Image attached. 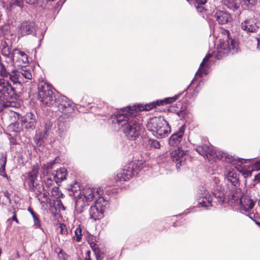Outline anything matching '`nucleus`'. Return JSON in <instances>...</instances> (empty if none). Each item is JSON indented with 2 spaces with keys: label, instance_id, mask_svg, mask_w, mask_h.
<instances>
[{
  "label": "nucleus",
  "instance_id": "nucleus-1",
  "mask_svg": "<svg viewBox=\"0 0 260 260\" xmlns=\"http://www.w3.org/2000/svg\"><path fill=\"white\" fill-rule=\"evenodd\" d=\"M0 94L6 101H0V112L4 108L16 107L15 100L21 98L24 89V84L32 78L31 71L20 70H8L3 63L0 64Z\"/></svg>",
  "mask_w": 260,
  "mask_h": 260
},
{
  "label": "nucleus",
  "instance_id": "nucleus-2",
  "mask_svg": "<svg viewBox=\"0 0 260 260\" xmlns=\"http://www.w3.org/2000/svg\"><path fill=\"white\" fill-rule=\"evenodd\" d=\"M181 93L163 100L157 101L144 106L127 107L124 108L121 113L111 116L110 120L115 129L122 128L126 138L129 140H135L141 134L143 126L140 121L135 116L139 111H148L156 106L168 104L175 101Z\"/></svg>",
  "mask_w": 260,
  "mask_h": 260
},
{
  "label": "nucleus",
  "instance_id": "nucleus-3",
  "mask_svg": "<svg viewBox=\"0 0 260 260\" xmlns=\"http://www.w3.org/2000/svg\"><path fill=\"white\" fill-rule=\"evenodd\" d=\"M62 113L58 119V127L59 131L63 132L68 127L69 120H63L65 117L69 118L68 114L73 110L72 102L66 96L63 95L58 96L54 101L52 106Z\"/></svg>",
  "mask_w": 260,
  "mask_h": 260
},
{
  "label": "nucleus",
  "instance_id": "nucleus-4",
  "mask_svg": "<svg viewBox=\"0 0 260 260\" xmlns=\"http://www.w3.org/2000/svg\"><path fill=\"white\" fill-rule=\"evenodd\" d=\"M147 129L158 139H162L171 133L169 123L162 117H154L149 119L147 124Z\"/></svg>",
  "mask_w": 260,
  "mask_h": 260
},
{
  "label": "nucleus",
  "instance_id": "nucleus-5",
  "mask_svg": "<svg viewBox=\"0 0 260 260\" xmlns=\"http://www.w3.org/2000/svg\"><path fill=\"white\" fill-rule=\"evenodd\" d=\"M196 150L209 161H215L217 159L231 163L235 159L234 156L223 151L215 150L212 146L208 144L197 146Z\"/></svg>",
  "mask_w": 260,
  "mask_h": 260
},
{
  "label": "nucleus",
  "instance_id": "nucleus-6",
  "mask_svg": "<svg viewBox=\"0 0 260 260\" xmlns=\"http://www.w3.org/2000/svg\"><path fill=\"white\" fill-rule=\"evenodd\" d=\"M38 168L34 167L30 172L24 175L25 187L37 196L41 194L44 190L43 183L38 180Z\"/></svg>",
  "mask_w": 260,
  "mask_h": 260
},
{
  "label": "nucleus",
  "instance_id": "nucleus-7",
  "mask_svg": "<svg viewBox=\"0 0 260 260\" xmlns=\"http://www.w3.org/2000/svg\"><path fill=\"white\" fill-rule=\"evenodd\" d=\"M145 164L142 160H135L128 163L120 170L117 174L116 180L126 181L135 174L138 173L144 167Z\"/></svg>",
  "mask_w": 260,
  "mask_h": 260
},
{
  "label": "nucleus",
  "instance_id": "nucleus-8",
  "mask_svg": "<svg viewBox=\"0 0 260 260\" xmlns=\"http://www.w3.org/2000/svg\"><path fill=\"white\" fill-rule=\"evenodd\" d=\"M226 33L227 35L225 37V38H223L220 42V48L218 49L215 56L217 59H221L222 55L224 56L230 52L234 54L238 51V45L237 41L230 37L229 31H227Z\"/></svg>",
  "mask_w": 260,
  "mask_h": 260
},
{
  "label": "nucleus",
  "instance_id": "nucleus-9",
  "mask_svg": "<svg viewBox=\"0 0 260 260\" xmlns=\"http://www.w3.org/2000/svg\"><path fill=\"white\" fill-rule=\"evenodd\" d=\"M38 95L41 102L47 106H52L56 96L50 85L44 81L38 84Z\"/></svg>",
  "mask_w": 260,
  "mask_h": 260
},
{
  "label": "nucleus",
  "instance_id": "nucleus-10",
  "mask_svg": "<svg viewBox=\"0 0 260 260\" xmlns=\"http://www.w3.org/2000/svg\"><path fill=\"white\" fill-rule=\"evenodd\" d=\"M18 33L21 36L29 35L36 36L37 30L35 23L29 21L22 22L18 26Z\"/></svg>",
  "mask_w": 260,
  "mask_h": 260
},
{
  "label": "nucleus",
  "instance_id": "nucleus-11",
  "mask_svg": "<svg viewBox=\"0 0 260 260\" xmlns=\"http://www.w3.org/2000/svg\"><path fill=\"white\" fill-rule=\"evenodd\" d=\"M186 152L179 148L170 153L172 160L176 162V168L178 169L180 166L184 164L186 158L184 157Z\"/></svg>",
  "mask_w": 260,
  "mask_h": 260
},
{
  "label": "nucleus",
  "instance_id": "nucleus-12",
  "mask_svg": "<svg viewBox=\"0 0 260 260\" xmlns=\"http://www.w3.org/2000/svg\"><path fill=\"white\" fill-rule=\"evenodd\" d=\"M214 16L218 23L221 25L229 24L232 21L231 14L225 11L217 10Z\"/></svg>",
  "mask_w": 260,
  "mask_h": 260
},
{
  "label": "nucleus",
  "instance_id": "nucleus-13",
  "mask_svg": "<svg viewBox=\"0 0 260 260\" xmlns=\"http://www.w3.org/2000/svg\"><path fill=\"white\" fill-rule=\"evenodd\" d=\"M11 58L14 62H18V65L20 66L28 62L27 55L17 48H15L12 51Z\"/></svg>",
  "mask_w": 260,
  "mask_h": 260
},
{
  "label": "nucleus",
  "instance_id": "nucleus-14",
  "mask_svg": "<svg viewBox=\"0 0 260 260\" xmlns=\"http://www.w3.org/2000/svg\"><path fill=\"white\" fill-rule=\"evenodd\" d=\"M185 126L182 125L179 130L173 134L169 140V144L171 146H177L180 143L184 133Z\"/></svg>",
  "mask_w": 260,
  "mask_h": 260
},
{
  "label": "nucleus",
  "instance_id": "nucleus-15",
  "mask_svg": "<svg viewBox=\"0 0 260 260\" xmlns=\"http://www.w3.org/2000/svg\"><path fill=\"white\" fill-rule=\"evenodd\" d=\"M241 28L249 32H255L259 29V26L253 19L245 20L241 24Z\"/></svg>",
  "mask_w": 260,
  "mask_h": 260
},
{
  "label": "nucleus",
  "instance_id": "nucleus-16",
  "mask_svg": "<svg viewBox=\"0 0 260 260\" xmlns=\"http://www.w3.org/2000/svg\"><path fill=\"white\" fill-rule=\"evenodd\" d=\"M89 212L90 218L94 220L101 219L103 217L104 210L98 201H96L95 205L90 207Z\"/></svg>",
  "mask_w": 260,
  "mask_h": 260
},
{
  "label": "nucleus",
  "instance_id": "nucleus-17",
  "mask_svg": "<svg viewBox=\"0 0 260 260\" xmlns=\"http://www.w3.org/2000/svg\"><path fill=\"white\" fill-rule=\"evenodd\" d=\"M98 194V191L95 192L94 189L85 187L78 196L85 200L86 202H91L95 198V194Z\"/></svg>",
  "mask_w": 260,
  "mask_h": 260
},
{
  "label": "nucleus",
  "instance_id": "nucleus-18",
  "mask_svg": "<svg viewBox=\"0 0 260 260\" xmlns=\"http://www.w3.org/2000/svg\"><path fill=\"white\" fill-rule=\"evenodd\" d=\"M36 123L35 115L32 113L28 114L22 120V124L26 129H33L35 127Z\"/></svg>",
  "mask_w": 260,
  "mask_h": 260
},
{
  "label": "nucleus",
  "instance_id": "nucleus-19",
  "mask_svg": "<svg viewBox=\"0 0 260 260\" xmlns=\"http://www.w3.org/2000/svg\"><path fill=\"white\" fill-rule=\"evenodd\" d=\"M67 171L64 168H60L52 173L54 180L57 184L66 179Z\"/></svg>",
  "mask_w": 260,
  "mask_h": 260
},
{
  "label": "nucleus",
  "instance_id": "nucleus-20",
  "mask_svg": "<svg viewBox=\"0 0 260 260\" xmlns=\"http://www.w3.org/2000/svg\"><path fill=\"white\" fill-rule=\"evenodd\" d=\"M212 197L207 191H205L204 194L198 199V203L202 207L206 208L211 206Z\"/></svg>",
  "mask_w": 260,
  "mask_h": 260
},
{
  "label": "nucleus",
  "instance_id": "nucleus-21",
  "mask_svg": "<svg viewBox=\"0 0 260 260\" xmlns=\"http://www.w3.org/2000/svg\"><path fill=\"white\" fill-rule=\"evenodd\" d=\"M0 49L2 54L7 57L11 58L12 52L11 47L9 46V41L6 40H2L1 42Z\"/></svg>",
  "mask_w": 260,
  "mask_h": 260
},
{
  "label": "nucleus",
  "instance_id": "nucleus-22",
  "mask_svg": "<svg viewBox=\"0 0 260 260\" xmlns=\"http://www.w3.org/2000/svg\"><path fill=\"white\" fill-rule=\"evenodd\" d=\"M239 174L238 171L235 169H232L228 172L226 175V178L234 186H237L239 184Z\"/></svg>",
  "mask_w": 260,
  "mask_h": 260
},
{
  "label": "nucleus",
  "instance_id": "nucleus-23",
  "mask_svg": "<svg viewBox=\"0 0 260 260\" xmlns=\"http://www.w3.org/2000/svg\"><path fill=\"white\" fill-rule=\"evenodd\" d=\"M88 202L78 196L75 204V209L77 214H80L84 211L85 207L88 205Z\"/></svg>",
  "mask_w": 260,
  "mask_h": 260
},
{
  "label": "nucleus",
  "instance_id": "nucleus-24",
  "mask_svg": "<svg viewBox=\"0 0 260 260\" xmlns=\"http://www.w3.org/2000/svg\"><path fill=\"white\" fill-rule=\"evenodd\" d=\"M223 4L234 11L237 10L241 4V0H222Z\"/></svg>",
  "mask_w": 260,
  "mask_h": 260
},
{
  "label": "nucleus",
  "instance_id": "nucleus-25",
  "mask_svg": "<svg viewBox=\"0 0 260 260\" xmlns=\"http://www.w3.org/2000/svg\"><path fill=\"white\" fill-rule=\"evenodd\" d=\"M213 193L220 204L224 203L225 200V191L221 186H217L216 189H214Z\"/></svg>",
  "mask_w": 260,
  "mask_h": 260
},
{
  "label": "nucleus",
  "instance_id": "nucleus-26",
  "mask_svg": "<svg viewBox=\"0 0 260 260\" xmlns=\"http://www.w3.org/2000/svg\"><path fill=\"white\" fill-rule=\"evenodd\" d=\"M7 160V154L2 153L0 157V175L8 179V176L6 174L5 169Z\"/></svg>",
  "mask_w": 260,
  "mask_h": 260
},
{
  "label": "nucleus",
  "instance_id": "nucleus-27",
  "mask_svg": "<svg viewBox=\"0 0 260 260\" xmlns=\"http://www.w3.org/2000/svg\"><path fill=\"white\" fill-rule=\"evenodd\" d=\"M240 203L242 205V208L243 210L246 212L250 211L255 204L254 202L252 200L249 198L245 199L244 202L242 199H241Z\"/></svg>",
  "mask_w": 260,
  "mask_h": 260
},
{
  "label": "nucleus",
  "instance_id": "nucleus-28",
  "mask_svg": "<svg viewBox=\"0 0 260 260\" xmlns=\"http://www.w3.org/2000/svg\"><path fill=\"white\" fill-rule=\"evenodd\" d=\"M160 147V144L159 141L156 140L149 139L146 142V148L147 149H151L152 148L158 149Z\"/></svg>",
  "mask_w": 260,
  "mask_h": 260
},
{
  "label": "nucleus",
  "instance_id": "nucleus-29",
  "mask_svg": "<svg viewBox=\"0 0 260 260\" xmlns=\"http://www.w3.org/2000/svg\"><path fill=\"white\" fill-rule=\"evenodd\" d=\"M209 60V59H207L206 57L203 59L202 62H201L199 69L198 71L197 72L196 75H198L200 77L202 76V74L204 73L205 74H207V71L205 69H203V67L205 66V64H206Z\"/></svg>",
  "mask_w": 260,
  "mask_h": 260
},
{
  "label": "nucleus",
  "instance_id": "nucleus-30",
  "mask_svg": "<svg viewBox=\"0 0 260 260\" xmlns=\"http://www.w3.org/2000/svg\"><path fill=\"white\" fill-rule=\"evenodd\" d=\"M47 136L43 133H41L39 135H36L34 138L35 142L37 145H41L42 144L43 141L44 139H46Z\"/></svg>",
  "mask_w": 260,
  "mask_h": 260
},
{
  "label": "nucleus",
  "instance_id": "nucleus-31",
  "mask_svg": "<svg viewBox=\"0 0 260 260\" xmlns=\"http://www.w3.org/2000/svg\"><path fill=\"white\" fill-rule=\"evenodd\" d=\"M74 233L75 236L73 237V238L77 242H80L82 240V229L80 228V225L76 229Z\"/></svg>",
  "mask_w": 260,
  "mask_h": 260
},
{
  "label": "nucleus",
  "instance_id": "nucleus-32",
  "mask_svg": "<svg viewBox=\"0 0 260 260\" xmlns=\"http://www.w3.org/2000/svg\"><path fill=\"white\" fill-rule=\"evenodd\" d=\"M55 251L57 253V258L58 260L67 259L68 255L62 249L58 248V249L55 250Z\"/></svg>",
  "mask_w": 260,
  "mask_h": 260
},
{
  "label": "nucleus",
  "instance_id": "nucleus-33",
  "mask_svg": "<svg viewBox=\"0 0 260 260\" xmlns=\"http://www.w3.org/2000/svg\"><path fill=\"white\" fill-rule=\"evenodd\" d=\"M241 2L248 8H252L255 5L257 0H241Z\"/></svg>",
  "mask_w": 260,
  "mask_h": 260
},
{
  "label": "nucleus",
  "instance_id": "nucleus-34",
  "mask_svg": "<svg viewBox=\"0 0 260 260\" xmlns=\"http://www.w3.org/2000/svg\"><path fill=\"white\" fill-rule=\"evenodd\" d=\"M60 193L58 187L55 186L52 188L51 195L54 198L58 199L60 197Z\"/></svg>",
  "mask_w": 260,
  "mask_h": 260
},
{
  "label": "nucleus",
  "instance_id": "nucleus-35",
  "mask_svg": "<svg viewBox=\"0 0 260 260\" xmlns=\"http://www.w3.org/2000/svg\"><path fill=\"white\" fill-rule=\"evenodd\" d=\"M57 159V158H56L54 160H53L50 162H48L46 164H44L43 167V168L47 170H49L51 169L52 168L53 165L57 163V162H56Z\"/></svg>",
  "mask_w": 260,
  "mask_h": 260
},
{
  "label": "nucleus",
  "instance_id": "nucleus-36",
  "mask_svg": "<svg viewBox=\"0 0 260 260\" xmlns=\"http://www.w3.org/2000/svg\"><path fill=\"white\" fill-rule=\"evenodd\" d=\"M10 8L12 9L14 6L21 7L22 6V0H12L10 3Z\"/></svg>",
  "mask_w": 260,
  "mask_h": 260
},
{
  "label": "nucleus",
  "instance_id": "nucleus-37",
  "mask_svg": "<svg viewBox=\"0 0 260 260\" xmlns=\"http://www.w3.org/2000/svg\"><path fill=\"white\" fill-rule=\"evenodd\" d=\"M94 253L97 260H102L103 259L104 254L103 252L101 251L100 248L96 249V250H95Z\"/></svg>",
  "mask_w": 260,
  "mask_h": 260
},
{
  "label": "nucleus",
  "instance_id": "nucleus-38",
  "mask_svg": "<svg viewBox=\"0 0 260 260\" xmlns=\"http://www.w3.org/2000/svg\"><path fill=\"white\" fill-rule=\"evenodd\" d=\"M52 126V123L50 121H47L44 126V129L43 131V133L46 134L47 136L48 135V132L49 130L51 129Z\"/></svg>",
  "mask_w": 260,
  "mask_h": 260
},
{
  "label": "nucleus",
  "instance_id": "nucleus-39",
  "mask_svg": "<svg viewBox=\"0 0 260 260\" xmlns=\"http://www.w3.org/2000/svg\"><path fill=\"white\" fill-rule=\"evenodd\" d=\"M252 170L253 171L260 170V158L253 162L252 166Z\"/></svg>",
  "mask_w": 260,
  "mask_h": 260
},
{
  "label": "nucleus",
  "instance_id": "nucleus-40",
  "mask_svg": "<svg viewBox=\"0 0 260 260\" xmlns=\"http://www.w3.org/2000/svg\"><path fill=\"white\" fill-rule=\"evenodd\" d=\"M18 126H19L18 123H13V124H11L9 125V128L12 131L17 132L19 129Z\"/></svg>",
  "mask_w": 260,
  "mask_h": 260
},
{
  "label": "nucleus",
  "instance_id": "nucleus-41",
  "mask_svg": "<svg viewBox=\"0 0 260 260\" xmlns=\"http://www.w3.org/2000/svg\"><path fill=\"white\" fill-rule=\"evenodd\" d=\"M59 228L60 229V233L61 234L66 235L68 233L66 225L64 223L60 224Z\"/></svg>",
  "mask_w": 260,
  "mask_h": 260
},
{
  "label": "nucleus",
  "instance_id": "nucleus-42",
  "mask_svg": "<svg viewBox=\"0 0 260 260\" xmlns=\"http://www.w3.org/2000/svg\"><path fill=\"white\" fill-rule=\"evenodd\" d=\"M187 112L183 107L181 108V110L177 112L178 116L181 118H184Z\"/></svg>",
  "mask_w": 260,
  "mask_h": 260
},
{
  "label": "nucleus",
  "instance_id": "nucleus-43",
  "mask_svg": "<svg viewBox=\"0 0 260 260\" xmlns=\"http://www.w3.org/2000/svg\"><path fill=\"white\" fill-rule=\"evenodd\" d=\"M194 6L196 7L197 11L199 12H203L206 10L204 7L205 5H194Z\"/></svg>",
  "mask_w": 260,
  "mask_h": 260
},
{
  "label": "nucleus",
  "instance_id": "nucleus-44",
  "mask_svg": "<svg viewBox=\"0 0 260 260\" xmlns=\"http://www.w3.org/2000/svg\"><path fill=\"white\" fill-rule=\"evenodd\" d=\"M33 218H34V221L35 225L40 228L41 224H40V220L38 218V217H37V216L36 215L35 216L33 217Z\"/></svg>",
  "mask_w": 260,
  "mask_h": 260
},
{
  "label": "nucleus",
  "instance_id": "nucleus-45",
  "mask_svg": "<svg viewBox=\"0 0 260 260\" xmlns=\"http://www.w3.org/2000/svg\"><path fill=\"white\" fill-rule=\"evenodd\" d=\"M53 182V181L51 179L48 178L45 181V185L47 187L49 188L52 186Z\"/></svg>",
  "mask_w": 260,
  "mask_h": 260
},
{
  "label": "nucleus",
  "instance_id": "nucleus-46",
  "mask_svg": "<svg viewBox=\"0 0 260 260\" xmlns=\"http://www.w3.org/2000/svg\"><path fill=\"white\" fill-rule=\"evenodd\" d=\"M208 0H195L194 5H205Z\"/></svg>",
  "mask_w": 260,
  "mask_h": 260
},
{
  "label": "nucleus",
  "instance_id": "nucleus-47",
  "mask_svg": "<svg viewBox=\"0 0 260 260\" xmlns=\"http://www.w3.org/2000/svg\"><path fill=\"white\" fill-rule=\"evenodd\" d=\"M90 247L93 252L95 251V250H96V249H98L99 248V247H98L96 244L95 243H94V242L90 243Z\"/></svg>",
  "mask_w": 260,
  "mask_h": 260
},
{
  "label": "nucleus",
  "instance_id": "nucleus-48",
  "mask_svg": "<svg viewBox=\"0 0 260 260\" xmlns=\"http://www.w3.org/2000/svg\"><path fill=\"white\" fill-rule=\"evenodd\" d=\"M90 251L89 250L86 252L84 260H91L90 257Z\"/></svg>",
  "mask_w": 260,
  "mask_h": 260
},
{
  "label": "nucleus",
  "instance_id": "nucleus-49",
  "mask_svg": "<svg viewBox=\"0 0 260 260\" xmlns=\"http://www.w3.org/2000/svg\"><path fill=\"white\" fill-rule=\"evenodd\" d=\"M4 23V17L2 12L0 10V25H3Z\"/></svg>",
  "mask_w": 260,
  "mask_h": 260
},
{
  "label": "nucleus",
  "instance_id": "nucleus-50",
  "mask_svg": "<svg viewBox=\"0 0 260 260\" xmlns=\"http://www.w3.org/2000/svg\"><path fill=\"white\" fill-rule=\"evenodd\" d=\"M254 181L256 182L257 183L260 182V172L255 176Z\"/></svg>",
  "mask_w": 260,
  "mask_h": 260
},
{
  "label": "nucleus",
  "instance_id": "nucleus-51",
  "mask_svg": "<svg viewBox=\"0 0 260 260\" xmlns=\"http://www.w3.org/2000/svg\"><path fill=\"white\" fill-rule=\"evenodd\" d=\"M253 159H243V158H241V159H239V160L242 163H243L242 162V160H244V163H247L248 162H250L252 160H253Z\"/></svg>",
  "mask_w": 260,
  "mask_h": 260
},
{
  "label": "nucleus",
  "instance_id": "nucleus-52",
  "mask_svg": "<svg viewBox=\"0 0 260 260\" xmlns=\"http://www.w3.org/2000/svg\"><path fill=\"white\" fill-rule=\"evenodd\" d=\"M12 220H14V221H15L17 223L19 222L18 220V219L17 218V216H16V214L15 212H14V215H13V216L12 217Z\"/></svg>",
  "mask_w": 260,
  "mask_h": 260
},
{
  "label": "nucleus",
  "instance_id": "nucleus-53",
  "mask_svg": "<svg viewBox=\"0 0 260 260\" xmlns=\"http://www.w3.org/2000/svg\"><path fill=\"white\" fill-rule=\"evenodd\" d=\"M257 41V49H260V37L256 38Z\"/></svg>",
  "mask_w": 260,
  "mask_h": 260
},
{
  "label": "nucleus",
  "instance_id": "nucleus-54",
  "mask_svg": "<svg viewBox=\"0 0 260 260\" xmlns=\"http://www.w3.org/2000/svg\"><path fill=\"white\" fill-rule=\"evenodd\" d=\"M37 0H25L26 2L29 4H35Z\"/></svg>",
  "mask_w": 260,
  "mask_h": 260
},
{
  "label": "nucleus",
  "instance_id": "nucleus-55",
  "mask_svg": "<svg viewBox=\"0 0 260 260\" xmlns=\"http://www.w3.org/2000/svg\"><path fill=\"white\" fill-rule=\"evenodd\" d=\"M28 210L29 211V212L31 213V214L32 215V217H34L36 215H37L36 214V213L33 211V210H32V209H31L30 208H29Z\"/></svg>",
  "mask_w": 260,
  "mask_h": 260
},
{
  "label": "nucleus",
  "instance_id": "nucleus-56",
  "mask_svg": "<svg viewBox=\"0 0 260 260\" xmlns=\"http://www.w3.org/2000/svg\"><path fill=\"white\" fill-rule=\"evenodd\" d=\"M10 143L13 144V145H15L16 144L17 142H16V140L14 139V138H12L10 139Z\"/></svg>",
  "mask_w": 260,
  "mask_h": 260
},
{
  "label": "nucleus",
  "instance_id": "nucleus-57",
  "mask_svg": "<svg viewBox=\"0 0 260 260\" xmlns=\"http://www.w3.org/2000/svg\"><path fill=\"white\" fill-rule=\"evenodd\" d=\"M57 202H58V204L59 205L60 204V205L61 206V207H62L63 208V210H64L65 209V208L64 207V206H63L62 203L61 202L60 200L59 201H57Z\"/></svg>",
  "mask_w": 260,
  "mask_h": 260
},
{
  "label": "nucleus",
  "instance_id": "nucleus-58",
  "mask_svg": "<svg viewBox=\"0 0 260 260\" xmlns=\"http://www.w3.org/2000/svg\"><path fill=\"white\" fill-rule=\"evenodd\" d=\"M211 57V55L210 54H207L205 57H206L207 59H209Z\"/></svg>",
  "mask_w": 260,
  "mask_h": 260
},
{
  "label": "nucleus",
  "instance_id": "nucleus-59",
  "mask_svg": "<svg viewBox=\"0 0 260 260\" xmlns=\"http://www.w3.org/2000/svg\"><path fill=\"white\" fill-rule=\"evenodd\" d=\"M256 224H257L259 227H260V222L257 221L256 220H254Z\"/></svg>",
  "mask_w": 260,
  "mask_h": 260
},
{
  "label": "nucleus",
  "instance_id": "nucleus-60",
  "mask_svg": "<svg viewBox=\"0 0 260 260\" xmlns=\"http://www.w3.org/2000/svg\"><path fill=\"white\" fill-rule=\"evenodd\" d=\"M232 198L233 200H236V199H236V197L234 195H232Z\"/></svg>",
  "mask_w": 260,
  "mask_h": 260
},
{
  "label": "nucleus",
  "instance_id": "nucleus-61",
  "mask_svg": "<svg viewBox=\"0 0 260 260\" xmlns=\"http://www.w3.org/2000/svg\"><path fill=\"white\" fill-rule=\"evenodd\" d=\"M99 200V201L101 202V200H104V198H100Z\"/></svg>",
  "mask_w": 260,
  "mask_h": 260
},
{
  "label": "nucleus",
  "instance_id": "nucleus-62",
  "mask_svg": "<svg viewBox=\"0 0 260 260\" xmlns=\"http://www.w3.org/2000/svg\"><path fill=\"white\" fill-rule=\"evenodd\" d=\"M8 196V194L5 193V196Z\"/></svg>",
  "mask_w": 260,
  "mask_h": 260
},
{
  "label": "nucleus",
  "instance_id": "nucleus-63",
  "mask_svg": "<svg viewBox=\"0 0 260 260\" xmlns=\"http://www.w3.org/2000/svg\"><path fill=\"white\" fill-rule=\"evenodd\" d=\"M8 196V194L5 193V196Z\"/></svg>",
  "mask_w": 260,
  "mask_h": 260
}]
</instances>
